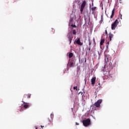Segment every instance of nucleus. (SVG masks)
I'll return each instance as SVG.
<instances>
[{
    "mask_svg": "<svg viewBox=\"0 0 129 129\" xmlns=\"http://www.w3.org/2000/svg\"><path fill=\"white\" fill-rule=\"evenodd\" d=\"M115 10H113L112 11V14L110 16V19H112V18H113V17H114V13H115Z\"/></svg>",
    "mask_w": 129,
    "mask_h": 129,
    "instance_id": "nucleus-13",
    "label": "nucleus"
},
{
    "mask_svg": "<svg viewBox=\"0 0 129 129\" xmlns=\"http://www.w3.org/2000/svg\"><path fill=\"white\" fill-rule=\"evenodd\" d=\"M113 38V34H112L111 33H110L109 34V41H111V39Z\"/></svg>",
    "mask_w": 129,
    "mask_h": 129,
    "instance_id": "nucleus-12",
    "label": "nucleus"
},
{
    "mask_svg": "<svg viewBox=\"0 0 129 129\" xmlns=\"http://www.w3.org/2000/svg\"><path fill=\"white\" fill-rule=\"evenodd\" d=\"M41 127H44V126L41 125Z\"/></svg>",
    "mask_w": 129,
    "mask_h": 129,
    "instance_id": "nucleus-30",
    "label": "nucleus"
},
{
    "mask_svg": "<svg viewBox=\"0 0 129 129\" xmlns=\"http://www.w3.org/2000/svg\"><path fill=\"white\" fill-rule=\"evenodd\" d=\"M120 17H121V19H122V18H121V17H122V15H121V14H120Z\"/></svg>",
    "mask_w": 129,
    "mask_h": 129,
    "instance_id": "nucleus-29",
    "label": "nucleus"
},
{
    "mask_svg": "<svg viewBox=\"0 0 129 129\" xmlns=\"http://www.w3.org/2000/svg\"><path fill=\"white\" fill-rule=\"evenodd\" d=\"M68 40H69V41L70 42L69 45H71L72 42V40H73V35H72V34H70L69 35L68 37Z\"/></svg>",
    "mask_w": 129,
    "mask_h": 129,
    "instance_id": "nucleus-6",
    "label": "nucleus"
},
{
    "mask_svg": "<svg viewBox=\"0 0 129 129\" xmlns=\"http://www.w3.org/2000/svg\"><path fill=\"white\" fill-rule=\"evenodd\" d=\"M105 41V40L104 39H101L100 42V45L101 46H102V45H103V43H104Z\"/></svg>",
    "mask_w": 129,
    "mask_h": 129,
    "instance_id": "nucleus-14",
    "label": "nucleus"
},
{
    "mask_svg": "<svg viewBox=\"0 0 129 129\" xmlns=\"http://www.w3.org/2000/svg\"><path fill=\"white\" fill-rule=\"evenodd\" d=\"M72 32H73V35H76V34H77V32L76 31V30L73 29L72 30Z\"/></svg>",
    "mask_w": 129,
    "mask_h": 129,
    "instance_id": "nucleus-15",
    "label": "nucleus"
},
{
    "mask_svg": "<svg viewBox=\"0 0 129 129\" xmlns=\"http://www.w3.org/2000/svg\"><path fill=\"white\" fill-rule=\"evenodd\" d=\"M95 81H96V77H93L91 80V82L92 86H94L95 84Z\"/></svg>",
    "mask_w": 129,
    "mask_h": 129,
    "instance_id": "nucleus-7",
    "label": "nucleus"
},
{
    "mask_svg": "<svg viewBox=\"0 0 129 129\" xmlns=\"http://www.w3.org/2000/svg\"><path fill=\"white\" fill-rule=\"evenodd\" d=\"M22 102L23 103V104H24L23 106L24 108H29V107H30V106H29V103L24 101H22Z\"/></svg>",
    "mask_w": 129,
    "mask_h": 129,
    "instance_id": "nucleus-10",
    "label": "nucleus"
},
{
    "mask_svg": "<svg viewBox=\"0 0 129 129\" xmlns=\"http://www.w3.org/2000/svg\"><path fill=\"white\" fill-rule=\"evenodd\" d=\"M68 65L69 67H74L75 66V61L73 60L72 61L69 62Z\"/></svg>",
    "mask_w": 129,
    "mask_h": 129,
    "instance_id": "nucleus-8",
    "label": "nucleus"
},
{
    "mask_svg": "<svg viewBox=\"0 0 129 129\" xmlns=\"http://www.w3.org/2000/svg\"><path fill=\"white\" fill-rule=\"evenodd\" d=\"M104 57H105V58H104L105 63L106 64H107L108 63V56H107L106 54H105L104 55Z\"/></svg>",
    "mask_w": 129,
    "mask_h": 129,
    "instance_id": "nucleus-11",
    "label": "nucleus"
},
{
    "mask_svg": "<svg viewBox=\"0 0 129 129\" xmlns=\"http://www.w3.org/2000/svg\"><path fill=\"white\" fill-rule=\"evenodd\" d=\"M95 93H96V92H95Z\"/></svg>",
    "mask_w": 129,
    "mask_h": 129,
    "instance_id": "nucleus-33",
    "label": "nucleus"
},
{
    "mask_svg": "<svg viewBox=\"0 0 129 129\" xmlns=\"http://www.w3.org/2000/svg\"><path fill=\"white\" fill-rule=\"evenodd\" d=\"M92 7H93V3H92Z\"/></svg>",
    "mask_w": 129,
    "mask_h": 129,
    "instance_id": "nucleus-31",
    "label": "nucleus"
},
{
    "mask_svg": "<svg viewBox=\"0 0 129 129\" xmlns=\"http://www.w3.org/2000/svg\"><path fill=\"white\" fill-rule=\"evenodd\" d=\"M71 27H73V28H77V26H76V25H73V24L71 25Z\"/></svg>",
    "mask_w": 129,
    "mask_h": 129,
    "instance_id": "nucleus-19",
    "label": "nucleus"
},
{
    "mask_svg": "<svg viewBox=\"0 0 129 129\" xmlns=\"http://www.w3.org/2000/svg\"><path fill=\"white\" fill-rule=\"evenodd\" d=\"M91 10L93 11L92 14H94L93 12H94V11H95V10H96V7L92 8Z\"/></svg>",
    "mask_w": 129,
    "mask_h": 129,
    "instance_id": "nucleus-17",
    "label": "nucleus"
},
{
    "mask_svg": "<svg viewBox=\"0 0 129 129\" xmlns=\"http://www.w3.org/2000/svg\"><path fill=\"white\" fill-rule=\"evenodd\" d=\"M28 98H31V94H28V96H27Z\"/></svg>",
    "mask_w": 129,
    "mask_h": 129,
    "instance_id": "nucleus-21",
    "label": "nucleus"
},
{
    "mask_svg": "<svg viewBox=\"0 0 129 129\" xmlns=\"http://www.w3.org/2000/svg\"><path fill=\"white\" fill-rule=\"evenodd\" d=\"M76 125H79V123H77V122H76Z\"/></svg>",
    "mask_w": 129,
    "mask_h": 129,
    "instance_id": "nucleus-25",
    "label": "nucleus"
},
{
    "mask_svg": "<svg viewBox=\"0 0 129 129\" xmlns=\"http://www.w3.org/2000/svg\"><path fill=\"white\" fill-rule=\"evenodd\" d=\"M107 48H108V45H109V41H108L107 42Z\"/></svg>",
    "mask_w": 129,
    "mask_h": 129,
    "instance_id": "nucleus-22",
    "label": "nucleus"
},
{
    "mask_svg": "<svg viewBox=\"0 0 129 129\" xmlns=\"http://www.w3.org/2000/svg\"><path fill=\"white\" fill-rule=\"evenodd\" d=\"M35 127V129H38V127L37 126H36Z\"/></svg>",
    "mask_w": 129,
    "mask_h": 129,
    "instance_id": "nucleus-28",
    "label": "nucleus"
},
{
    "mask_svg": "<svg viewBox=\"0 0 129 129\" xmlns=\"http://www.w3.org/2000/svg\"><path fill=\"white\" fill-rule=\"evenodd\" d=\"M72 57H73V53L71 52L69 54V58H72Z\"/></svg>",
    "mask_w": 129,
    "mask_h": 129,
    "instance_id": "nucleus-16",
    "label": "nucleus"
},
{
    "mask_svg": "<svg viewBox=\"0 0 129 129\" xmlns=\"http://www.w3.org/2000/svg\"><path fill=\"white\" fill-rule=\"evenodd\" d=\"M83 124L84 125V126H88V125H90V124H91L90 119L87 118V119L83 120Z\"/></svg>",
    "mask_w": 129,
    "mask_h": 129,
    "instance_id": "nucleus-1",
    "label": "nucleus"
},
{
    "mask_svg": "<svg viewBox=\"0 0 129 129\" xmlns=\"http://www.w3.org/2000/svg\"><path fill=\"white\" fill-rule=\"evenodd\" d=\"M74 90H77V91L78 90V89H77V86L74 87Z\"/></svg>",
    "mask_w": 129,
    "mask_h": 129,
    "instance_id": "nucleus-20",
    "label": "nucleus"
},
{
    "mask_svg": "<svg viewBox=\"0 0 129 129\" xmlns=\"http://www.w3.org/2000/svg\"><path fill=\"white\" fill-rule=\"evenodd\" d=\"M102 102V99H99L94 104L92 105L93 107L95 106L96 107H100V104Z\"/></svg>",
    "mask_w": 129,
    "mask_h": 129,
    "instance_id": "nucleus-2",
    "label": "nucleus"
},
{
    "mask_svg": "<svg viewBox=\"0 0 129 129\" xmlns=\"http://www.w3.org/2000/svg\"><path fill=\"white\" fill-rule=\"evenodd\" d=\"M109 67L111 68V69H113L115 66H116V61L114 60H112V62H110L109 63Z\"/></svg>",
    "mask_w": 129,
    "mask_h": 129,
    "instance_id": "nucleus-5",
    "label": "nucleus"
},
{
    "mask_svg": "<svg viewBox=\"0 0 129 129\" xmlns=\"http://www.w3.org/2000/svg\"><path fill=\"white\" fill-rule=\"evenodd\" d=\"M105 34H106V35H107V30H105Z\"/></svg>",
    "mask_w": 129,
    "mask_h": 129,
    "instance_id": "nucleus-26",
    "label": "nucleus"
},
{
    "mask_svg": "<svg viewBox=\"0 0 129 129\" xmlns=\"http://www.w3.org/2000/svg\"><path fill=\"white\" fill-rule=\"evenodd\" d=\"M100 22H103V15H101V21Z\"/></svg>",
    "mask_w": 129,
    "mask_h": 129,
    "instance_id": "nucleus-18",
    "label": "nucleus"
},
{
    "mask_svg": "<svg viewBox=\"0 0 129 129\" xmlns=\"http://www.w3.org/2000/svg\"><path fill=\"white\" fill-rule=\"evenodd\" d=\"M90 50H91L90 46H89V52H90Z\"/></svg>",
    "mask_w": 129,
    "mask_h": 129,
    "instance_id": "nucleus-24",
    "label": "nucleus"
},
{
    "mask_svg": "<svg viewBox=\"0 0 129 129\" xmlns=\"http://www.w3.org/2000/svg\"><path fill=\"white\" fill-rule=\"evenodd\" d=\"M89 46H90V45H91V41H90V40H89Z\"/></svg>",
    "mask_w": 129,
    "mask_h": 129,
    "instance_id": "nucleus-23",
    "label": "nucleus"
},
{
    "mask_svg": "<svg viewBox=\"0 0 129 129\" xmlns=\"http://www.w3.org/2000/svg\"><path fill=\"white\" fill-rule=\"evenodd\" d=\"M93 41L94 42V43H95V39L93 38Z\"/></svg>",
    "mask_w": 129,
    "mask_h": 129,
    "instance_id": "nucleus-27",
    "label": "nucleus"
},
{
    "mask_svg": "<svg viewBox=\"0 0 129 129\" xmlns=\"http://www.w3.org/2000/svg\"><path fill=\"white\" fill-rule=\"evenodd\" d=\"M89 21H90V18H89Z\"/></svg>",
    "mask_w": 129,
    "mask_h": 129,
    "instance_id": "nucleus-32",
    "label": "nucleus"
},
{
    "mask_svg": "<svg viewBox=\"0 0 129 129\" xmlns=\"http://www.w3.org/2000/svg\"><path fill=\"white\" fill-rule=\"evenodd\" d=\"M75 43L78 45H80V46H82V45H83V43L81 42L80 41V38H78V39L75 41Z\"/></svg>",
    "mask_w": 129,
    "mask_h": 129,
    "instance_id": "nucleus-9",
    "label": "nucleus"
},
{
    "mask_svg": "<svg viewBox=\"0 0 129 129\" xmlns=\"http://www.w3.org/2000/svg\"><path fill=\"white\" fill-rule=\"evenodd\" d=\"M119 22H118V20H116L113 24H111V30H115L116 28L117 27V25H118V23Z\"/></svg>",
    "mask_w": 129,
    "mask_h": 129,
    "instance_id": "nucleus-3",
    "label": "nucleus"
},
{
    "mask_svg": "<svg viewBox=\"0 0 129 129\" xmlns=\"http://www.w3.org/2000/svg\"><path fill=\"white\" fill-rule=\"evenodd\" d=\"M86 6V1H84L83 2V3L82 4V5L81 6V9H80V12L81 14H83V11Z\"/></svg>",
    "mask_w": 129,
    "mask_h": 129,
    "instance_id": "nucleus-4",
    "label": "nucleus"
}]
</instances>
